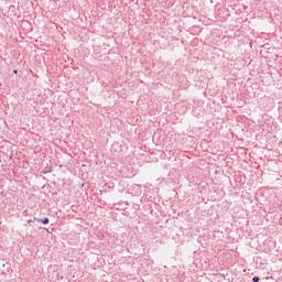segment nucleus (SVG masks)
Here are the masks:
<instances>
[{
    "label": "nucleus",
    "instance_id": "1",
    "mask_svg": "<svg viewBox=\"0 0 282 282\" xmlns=\"http://www.w3.org/2000/svg\"><path fill=\"white\" fill-rule=\"evenodd\" d=\"M53 166L52 165H46L45 167H43L42 170H41V173L43 174V175H47V173H52V171H53Z\"/></svg>",
    "mask_w": 282,
    "mask_h": 282
},
{
    "label": "nucleus",
    "instance_id": "2",
    "mask_svg": "<svg viewBox=\"0 0 282 282\" xmlns=\"http://www.w3.org/2000/svg\"><path fill=\"white\" fill-rule=\"evenodd\" d=\"M33 219H34V221H40L41 224H44V226H47V224H50V218H47V217H44L42 219L34 217Z\"/></svg>",
    "mask_w": 282,
    "mask_h": 282
},
{
    "label": "nucleus",
    "instance_id": "3",
    "mask_svg": "<svg viewBox=\"0 0 282 282\" xmlns=\"http://www.w3.org/2000/svg\"><path fill=\"white\" fill-rule=\"evenodd\" d=\"M252 281H253V282H259V281H261V279L256 275V276L252 278Z\"/></svg>",
    "mask_w": 282,
    "mask_h": 282
},
{
    "label": "nucleus",
    "instance_id": "4",
    "mask_svg": "<svg viewBox=\"0 0 282 282\" xmlns=\"http://www.w3.org/2000/svg\"><path fill=\"white\" fill-rule=\"evenodd\" d=\"M13 74H19V70H18V69H14V70H13Z\"/></svg>",
    "mask_w": 282,
    "mask_h": 282
}]
</instances>
